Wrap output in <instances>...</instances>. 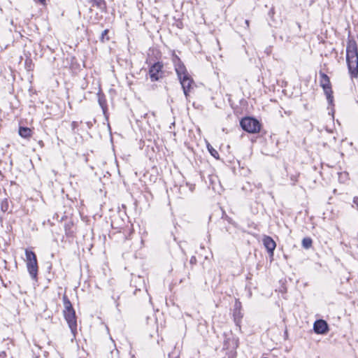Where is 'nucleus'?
Instances as JSON below:
<instances>
[{"label":"nucleus","mask_w":358,"mask_h":358,"mask_svg":"<svg viewBox=\"0 0 358 358\" xmlns=\"http://www.w3.org/2000/svg\"><path fill=\"white\" fill-rule=\"evenodd\" d=\"M243 314L242 313L241 303L236 300L234 304V308L233 310L234 321L236 326L241 327V320L243 319Z\"/></svg>","instance_id":"1a4fd4ad"},{"label":"nucleus","mask_w":358,"mask_h":358,"mask_svg":"<svg viewBox=\"0 0 358 358\" xmlns=\"http://www.w3.org/2000/svg\"><path fill=\"white\" fill-rule=\"evenodd\" d=\"M62 301L64 303V310H63V315L73 313L75 311L71 302L70 301L69 299L66 296V294H64L62 297Z\"/></svg>","instance_id":"f8f14e48"},{"label":"nucleus","mask_w":358,"mask_h":358,"mask_svg":"<svg viewBox=\"0 0 358 358\" xmlns=\"http://www.w3.org/2000/svg\"><path fill=\"white\" fill-rule=\"evenodd\" d=\"M320 85L322 88L329 104L334 101L332 86L329 77L322 71H320Z\"/></svg>","instance_id":"423d86ee"},{"label":"nucleus","mask_w":358,"mask_h":358,"mask_svg":"<svg viewBox=\"0 0 358 358\" xmlns=\"http://www.w3.org/2000/svg\"><path fill=\"white\" fill-rule=\"evenodd\" d=\"M241 128L248 133L257 134L260 131L262 124L255 118L251 117H243L240 121Z\"/></svg>","instance_id":"39448f33"},{"label":"nucleus","mask_w":358,"mask_h":358,"mask_svg":"<svg viewBox=\"0 0 358 358\" xmlns=\"http://www.w3.org/2000/svg\"><path fill=\"white\" fill-rule=\"evenodd\" d=\"M184 266H185V270H186L185 275L187 276V278L190 279L191 272H192L194 271V267H192V266H190V265H189V266H187L185 264L184 265Z\"/></svg>","instance_id":"5701e85b"},{"label":"nucleus","mask_w":358,"mask_h":358,"mask_svg":"<svg viewBox=\"0 0 358 358\" xmlns=\"http://www.w3.org/2000/svg\"><path fill=\"white\" fill-rule=\"evenodd\" d=\"M313 329L317 334H325L329 331V326L326 321L323 320H318L315 322Z\"/></svg>","instance_id":"9d476101"},{"label":"nucleus","mask_w":358,"mask_h":358,"mask_svg":"<svg viewBox=\"0 0 358 358\" xmlns=\"http://www.w3.org/2000/svg\"><path fill=\"white\" fill-rule=\"evenodd\" d=\"M92 6H96V8H99L101 11L106 10V3L105 0H94L92 2Z\"/></svg>","instance_id":"f3484780"},{"label":"nucleus","mask_w":358,"mask_h":358,"mask_svg":"<svg viewBox=\"0 0 358 358\" xmlns=\"http://www.w3.org/2000/svg\"><path fill=\"white\" fill-rule=\"evenodd\" d=\"M6 356V354L4 351L0 352V358H4Z\"/></svg>","instance_id":"c85d7f7f"},{"label":"nucleus","mask_w":358,"mask_h":358,"mask_svg":"<svg viewBox=\"0 0 358 358\" xmlns=\"http://www.w3.org/2000/svg\"><path fill=\"white\" fill-rule=\"evenodd\" d=\"M26 262L27 271L33 280H37L38 266L36 255L34 252L26 249L25 250Z\"/></svg>","instance_id":"7ed1b4c3"},{"label":"nucleus","mask_w":358,"mask_h":358,"mask_svg":"<svg viewBox=\"0 0 358 358\" xmlns=\"http://www.w3.org/2000/svg\"><path fill=\"white\" fill-rule=\"evenodd\" d=\"M197 264V259L195 256H192L189 259V265L192 266V267H194V266Z\"/></svg>","instance_id":"b1692460"},{"label":"nucleus","mask_w":358,"mask_h":358,"mask_svg":"<svg viewBox=\"0 0 358 358\" xmlns=\"http://www.w3.org/2000/svg\"><path fill=\"white\" fill-rule=\"evenodd\" d=\"M292 180H294V181H296V179H294V178H292Z\"/></svg>","instance_id":"473e14b6"},{"label":"nucleus","mask_w":358,"mask_h":358,"mask_svg":"<svg viewBox=\"0 0 358 358\" xmlns=\"http://www.w3.org/2000/svg\"><path fill=\"white\" fill-rule=\"evenodd\" d=\"M97 96L99 104L102 108L103 113H105L107 110V101L106 96L103 93L100 92L97 94Z\"/></svg>","instance_id":"dca6fc26"},{"label":"nucleus","mask_w":358,"mask_h":358,"mask_svg":"<svg viewBox=\"0 0 358 358\" xmlns=\"http://www.w3.org/2000/svg\"><path fill=\"white\" fill-rule=\"evenodd\" d=\"M176 26H177L179 29H182V22H178L176 24Z\"/></svg>","instance_id":"c756f323"},{"label":"nucleus","mask_w":358,"mask_h":358,"mask_svg":"<svg viewBox=\"0 0 358 358\" xmlns=\"http://www.w3.org/2000/svg\"><path fill=\"white\" fill-rule=\"evenodd\" d=\"M245 24L247 28H249L250 21L248 20H245Z\"/></svg>","instance_id":"7c9ffc66"},{"label":"nucleus","mask_w":358,"mask_h":358,"mask_svg":"<svg viewBox=\"0 0 358 358\" xmlns=\"http://www.w3.org/2000/svg\"><path fill=\"white\" fill-rule=\"evenodd\" d=\"M9 208V203L7 199H5L1 201V210L3 212H6L8 210Z\"/></svg>","instance_id":"4be33fe9"},{"label":"nucleus","mask_w":358,"mask_h":358,"mask_svg":"<svg viewBox=\"0 0 358 358\" xmlns=\"http://www.w3.org/2000/svg\"><path fill=\"white\" fill-rule=\"evenodd\" d=\"M109 32L108 29H105L100 37V41L101 43H105L106 41H108L110 40V37L108 36V34Z\"/></svg>","instance_id":"412c9836"},{"label":"nucleus","mask_w":358,"mask_h":358,"mask_svg":"<svg viewBox=\"0 0 358 358\" xmlns=\"http://www.w3.org/2000/svg\"><path fill=\"white\" fill-rule=\"evenodd\" d=\"M353 204L356 205V207L358 208V196L353 198Z\"/></svg>","instance_id":"bb28decb"},{"label":"nucleus","mask_w":358,"mask_h":358,"mask_svg":"<svg viewBox=\"0 0 358 358\" xmlns=\"http://www.w3.org/2000/svg\"><path fill=\"white\" fill-rule=\"evenodd\" d=\"M25 64H26V66L30 67V66L31 64V59H26Z\"/></svg>","instance_id":"cd10ccee"},{"label":"nucleus","mask_w":358,"mask_h":358,"mask_svg":"<svg viewBox=\"0 0 358 358\" xmlns=\"http://www.w3.org/2000/svg\"><path fill=\"white\" fill-rule=\"evenodd\" d=\"M64 230L67 237H73L75 233L73 230V222L71 220L66 222L64 224Z\"/></svg>","instance_id":"2eb2a0df"},{"label":"nucleus","mask_w":358,"mask_h":358,"mask_svg":"<svg viewBox=\"0 0 358 358\" xmlns=\"http://www.w3.org/2000/svg\"><path fill=\"white\" fill-rule=\"evenodd\" d=\"M292 180H294V181H296V179H294V178H292Z\"/></svg>","instance_id":"72a5a7b5"},{"label":"nucleus","mask_w":358,"mask_h":358,"mask_svg":"<svg viewBox=\"0 0 358 358\" xmlns=\"http://www.w3.org/2000/svg\"><path fill=\"white\" fill-rule=\"evenodd\" d=\"M93 1H94V0H90V3H92Z\"/></svg>","instance_id":"f704fd0d"},{"label":"nucleus","mask_w":358,"mask_h":358,"mask_svg":"<svg viewBox=\"0 0 358 358\" xmlns=\"http://www.w3.org/2000/svg\"><path fill=\"white\" fill-rule=\"evenodd\" d=\"M207 148H208V150L209 151V152L213 157H215L216 159H220V155H219L218 152L215 148H213L211 145H210L208 143L207 145Z\"/></svg>","instance_id":"aec40b11"},{"label":"nucleus","mask_w":358,"mask_h":358,"mask_svg":"<svg viewBox=\"0 0 358 358\" xmlns=\"http://www.w3.org/2000/svg\"><path fill=\"white\" fill-rule=\"evenodd\" d=\"M136 291H141V289H136L134 294H136Z\"/></svg>","instance_id":"2f4dec72"},{"label":"nucleus","mask_w":358,"mask_h":358,"mask_svg":"<svg viewBox=\"0 0 358 358\" xmlns=\"http://www.w3.org/2000/svg\"><path fill=\"white\" fill-rule=\"evenodd\" d=\"M178 80L183 90L184 94L186 99H188L190 92L196 87L195 82L190 74Z\"/></svg>","instance_id":"0eeeda50"},{"label":"nucleus","mask_w":358,"mask_h":358,"mask_svg":"<svg viewBox=\"0 0 358 358\" xmlns=\"http://www.w3.org/2000/svg\"><path fill=\"white\" fill-rule=\"evenodd\" d=\"M263 244L264 247L266 248L268 254L271 257L273 256V251L275 249L276 243L273 241V239L268 236H264L262 238Z\"/></svg>","instance_id":"9b49d317"},{"label":"nucleus","mask_w":358,"mask_h":358,"mask_svg":"<svg viewBox=\"0 0 358 358\" xmlns=\"http://www.w3.org/2000/svg\"><path fill=\"white\" fill-rule=\"evenodd\" d=\"M78 126H79V123L78 122H76V121L72 122L71 129H72V131L73 133H76V129L78 128Z\"/></svg>","instance_id":"a878e982"},{"label":"nucleus","mask_w":358,"mask_h":358,"mask_svg":"<svg viewBox=\"0 0 358 358\" xmlns=\"http://www.w3.org/2000/svg\"><path fill=\"white\" fill-rule=\"evenodd\" d=\"M64 319L66 320L69 327L71 329V331L72 334L73 335V337H76L77 334V317L76 315V311L70 313H67L64 315Z\"/></svg>","instance_id":"6e6552de"},{"label":"nucleus","mask_w":358,"mask_h":358,"mask_svg":"<svg viewBox=\"0 0 358 358\" xmlns=\"http://www.w3.org/2000/svg\"><path fill=\"white\" fill-rule=\"evenodd\" d=\"M174 69L178 79L189 75V73L188 72L184 63L175 66Z\"/></svg>","instance_id":"ddd939ff"},{"label":"nucleus","mask_w":358,"mask_h":358,"mask_svg":"<svg viewBox=\"0 0 358 358\" xmlns=\"http://www.w3.org/2000/svg\"><path fill=\"white\" fill-rule=\"evenodd\" d=\"M18 133L22 138L29 139L32 136L34 131L31 129L29 127H20Z\"/></svg>","instance_id":"4468645a"},{"label":"nucleus","mask_w":358,"mask_h":358,"mask_svg":"<svg viewBox=\"0 0 358 358\" xmlns=\"http://www.w3.org/2000/svg\"><path fill=\"white\" fill-rule=\"evenodd\" d=\"M128 234H129L128 236H126V234H124L123 235H122L121 234H120V236H122V239H123L124 241H125V240H127V239H128V238H130V236L133 234V231L129 230V232H128Z\"/></svg>","instance_id":"393cba45"},{"label":"nucleus","mask_w":358,"mask_h":358,"mask_svg":"<svg viewBox=\"0 0 358 358\" xmlns=\"http://www.w3.org/2000/svg\"><path fill=\"white\" fill-rule=\"evenodd\" d=\"M312 245H313V240L310 238L306 237L302 240V246L305 249H309L310 248L312 247Z\"/></svg>","instance_id":"6ab92c4d"},{"label":"nucleus","mask_w":358,"mask_h":358,"mask_svg":"<svg viewBox=\"0 0 358 358\" xmlns=\"http://www.w3.org/2000/svg\"><path fill=\"white\" fill-rule=\"evenodd\" d=\"M239 346V339L238 337L231 335L227 336L225 335L223 350H227L226 355L228 358H236L237 352L236 349Z\"/></svg>","instance_id":"20e7f679"},{"label":"nucleus","mask_w":358,"mask_h":358,"mask_svg":"<svg viewBox=\"0 0 358 358\" xmlns=\"http://www.w3.org/2000/svg\"><path fill=\"white\" fill-rule=\"evenodd\" d=\"M171 61L174 66L183 63L180 58L176 54L175 50L171 51Z\"/></svg>","instance_id":"a211bd4d"},{"label":"nucleus","mask_w":358,"mask_h":358,"mask_svg":"<svg viewBox=\"0 0 358 358\" xmlns=\"http://www.w3.org/2000/svg\"><path fill=\"white\" fill-rule=\"evenodd\" d=\"M346 62L352 78L358 77V45L355 40L349 36L346 46Z\"/></svg>","instance_id":"f257e3e1"},{"label":"nucleus","mask_w":358,"mask_h":358,"mask_svg":"<svg viewBox=\"0 0 358 358\" xmlns=\"http://www.w3.org/2000/svg\"><path fill=\"white\" fill-rule=\"evenodd\" d=\"M145 64L148 65L147 78L152 83L159 82L169 76V71L165 69L164 63L161 60H153L147 58Z\"/></svg>","instance_id":"f03ea898"}]
</instances>
